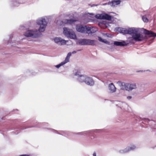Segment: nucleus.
<instances>
[{
    "label": "nucleus",
    "instance_id": "obj_28",
    "mask_svg": "<svg viewBox=\"0 0 156 156\" xmlns=\"http://www.w3.org/2000/svg\"><path fill=\"white\" fill-rule=\"evenodd\" d=\"M127 98L129 100L132 98V97L130 96H128L127 97Z\"/></svg>",
    "mask_w": 156,
    "mask_h": 156
},
{
    "label": "nucleus",
    "instance_id": "obj_21",
    "mask_svg": "<svg viewBox=\"0 0 156 156\" xmlns=\"http://www.w3.org/2000/svg\"><path fill=\"white\" fill-rule=\"evenodd\" d=\"M69 58L70 57L69 56H68L67 55L66 57L65 58V60L63 62L65 64L69 62Z\"/></svg>",
    "mask_w": 156,
    "mask_h": 156
},
{
    "label": "nucleus",
    "instance_id": "obj_19",
    "mask_svg": "<svg viewBox=\"0 0 156 156\" xmlns=\"http://www.w3.org/2000/svg\"><path fill=\"white\" fill-rule=\"evenodd\" d=\"M63 33L67 37L69 34L72 30L69 29L67 27L63 28Z\"/></svg>",
    "mask_w": 156,
    "mask_h": 156
},
{
    "label": "nucleus",
    "instance_id": "obj_36",
    "mask_svg": "<svg viewBox=\"0 0 156 156\" xmlns=\"http://www.w3.org/2000/svg\"><path fill=\"white\" fill-rule=\"evenodd\" d=\"M146 121L147 122H148L149 121V119H146Z\"/></svg>",
    "mask_w": 156,
    "mask_h": 156
},
{
    "label": "nucleus",
    "instance_id": "obj_18",
    "mask_svg": "<svg viewBox=\"0 0 156 156\" xmlns=\"http://www.w3.org/2000/svg\"><path fill=\"white\" fill-rule=\"evenodd\" d=\"M67 37L72 39H75L76 37L75 32L73 30L69 34Z\"/></svg>",
    "mask_w": 156,
    "mask_h": 156
},
{
    "label": "nucleus",
    "instance_id": "obj_22",
    "mask_svg": "<svg viewBox=\"0 0 156 156\" xmlns=\"http://www.w3.org/2000/svg\"><path fill=\"white\" fill-rule=\"evenodd\" d=\"M142 18L143 21L147 23L148 21V19L145 16H142Z\"/></svg>",
    "mask_w": 156,
    "mask_h": 156
},
{
    "label": "nucleus",
    "instance_id": "obj_7",
    "mask_svg": "<svg viewBox=\"0 0 156 156\" xmlns=\"http://www.w3.org/2000/svg\"><path fill=\"white\" fill-rule=\"evenodd\" d=\"M96 18L98 19H105L108 20H112V16L107 14H97L95 16Z\"/></svg>",
    "mask_w": 156,
    "mask_h": 156
},
{
    "label": "nucleus",
    "instance_id": "obj_5",
    "mask_svg": "<svg viewBox=\"0 0 156 156\" xmlns=\"http://www.w3.org/2000/svg\"><path fill=\"white\" fill-rule=\"evenodd\" d=\"M121 89L122 90H126L129 91L136 88V85L135 83H126L123 82L121 83Z\"/></svg>",
    "mask_w": 156,
    "mask_h": 156
},
{
    "label": "nucleus",
    "instance_id": "obj_35",
    "mask_svg": "<svg viewBox=\"0 0 156 156\" xmlns=\"http://www.w3.org/2000/svg\"><path fill=\"white\" fill-rule=\"evenodd\" d=\"M106 40L103 39L102 41V42L104 43L105 41Z\"/></svg>",
    "mask_w": 156,
    "mask_h": 156
},
{
    "label": "nucleus",
    "instance_id": "obj_12",
    "mask_svg": "<svg viewBox=\"0 0 156 156\" xmlns=\"http://www.w3.org/2000/svg\"><path fill=\"white\" fill-rule=\"evenodd\" d=\"M55 42L59 44L62 45L66 43V41L60 37H55L54 38Z\"/></svg>",
    "mask_w": 156,
    "mask_h": 156
},
{
    "label": "nucleus",
    "instance_id": "obj_13",
    "mask_svg": "<svg viewBox=\"0 0 156 156\" xmlns=\"http://www.w3.org/2000/svg\"><path fill=\"white\" fill-rule=\"evenodd\" d=\"M98 30V29L95 27H87V34H92L95 33Z\"/></svg>",
    "mask_w": 156,
    "mask_h": 156
},
{
    "label": "nucleus",
    "instance_id": "obj_33",
    "mask_svg": "<svg viewBox=\"0 0 156 156\" xmlns=\"http://www.w3.org/2000/svg\"><path fill=\"white\" fill-rule=\"evenodd\" d=\"M104 43H105L106 44H107V43H108V41L107 40H106Z\"/></svg>",
    "mask_w": 156,
    "mask_h": 156
},
{
    "label": "nucleus",
    "instance_id": "obj_16",
    "mask_svg": "<svg viewBox=\"0 0 156 156\" xmlns=\"http://www.w3.org/2000/svg\"><path fill=\"white\" fill-rule=\"evenodd\" d=\"M114 44L117 46H124L127 45L126 42L124 41H115L114 42Z\"/></svg>",
    "mask_w": 156,
    "mask_h": 156
},
{
    "label": "nucleus",
    "instance_id": "obj_20",
    "mask_svg": "<svg viewBox=\"0 0 156 156\" xmlns=\"http://www.w3.org/2000/svg\"><path fill=\"white\" fill-rule=\"evenodd\" d=\"M94 131L93 130H89L88 131H85L84 132H81L80 133H80L81 135H86V134L88 133H90Z\"/></svg>",
    "mask_w": 156,
    "mask_h": 156
},
{
    "label": "nucleus",
    "instance_id": "obj_29",
    "mask_svg": "<svg viewBox=\"0 0 156 156\" xmlns=\"http://www.w3.org/2000/svg\"><path fill=\"white\" fill-rule=\"evenodd\" d=\"M98 5H96V4H93L91 5V7H94V6H98Z\"/></svg>",
    "mask_w": 156,
    "mask_h": 156
},
{
    "label": "nucleus",
    "instance_id": "obj_31",
    "mask_svg": "<svg viewBox=\"0 0 156 156\" xmlns=\"http://www.w3.org/2000/svg\"><path fill=\"white\" fill-rule=\"evenodd\" d=\"M93 156H96V153L95 152L93 154Z\"/></svg>",
    "mask_w": 156,
    "mask_h": 156
},
{
    "label": "nucleus",
    "instance_id": "obj_6",
    "mask_svg": "<svg viewBox=\"0 0 156 156\" xmlns=\"http://www.w3.org/2000/svg\"><path fill=\"white\" fill-rule=\"evenodd\" d=\"M24 35L27 37H31L33 38L37 37L38 36V31L37 30H29L24 33Z\"/></svg>",
    "mask_w": 156,
    "mask_h": 156
},
{
    "label": "nucleus",
    "instance_id": "obj_1",
    "mask_svg": "<svg viewBox=\"0 0 156 156\" xmlns=\"http://www.w3.org/2000/svg\"><path fill=\"white\" fill-rule=\"evenodd\" d=\"M144 34L139 33L138 30L137 29L135 28L134 32V35L131 37L136 41H141L147 39V37L146 35H149V37H156V33H155L151 30H148L146 29H143Z\"/></svg>",
    "mask_w": 156,
    "mask_h": 156
},
{
    "label": "nucleus",
    "instance_id": "obj_25",
    "mask_svg": "<svg viewBox=\"0 0 156 156\" xmlns=\"http://www.w3.org/2000/svg\"><path fill=\"white\" fill-rule=\"evenodd\" d=\"M53 130L54 131V132H55V133H58L59 134H60V135H63L64 133V132H63V134H61V133H58V132L56 130H54V129H53Z\"/></svg>",
    "mask_w": 156,
    "mask_h": 156
},
{
    "label": "nucleus",
    "instance_id": "obj_17",
    "mask_svg": "<svg viewBox=\"0 0 156 156\" xmlns=\"http://www.w3.org/2000/svg\"><path fill=\"white\" fill-rule=\"evenodd\" d=\"M77 21L76 20L72 19L69 20L66 19L64 20V23L66 24H71Z\"/></svg>",
    "mask_w": 156,
    "mask_h": 156
},
{
    "label": "nucleus",
    "instance_id": "obj_8",
    "mask_svg": "<svg viewBox=\"0 0 156 156\" xmlns=\"http://www.w3.org/2000/svg\"><path fill=\"white\" fill-rule=\"evenodd\" d=\"M87 26L78 25L76 26L77 31L82 33H87Z\"/></svg>",
    "mask_w": 156,
    "mask_h": 156
},
{
    "label": "nucleus",
    "instance_id": "obj_32",
    "mask_svg": "<svg viewBox=\"0 0 156 156\" xmlns=\"http://www.w3.org/2000/svg\"><path fill=\"white\" fill-rule=\"evenodd\" d=\"M89 14L90 15H94V14L93 13H89Z\"/></svg>",
    "mask_w": 156,
    "mask_h": 156
},
{
    "label": "nucleus",
    "instance_id": "obj_27",
    "mask_svg": "<svg viewBox=\"0 0 156 156\" xmlns=\"http://www.w3.org/2000/svg\"><path fill=\"white\" fill-rule=\"evenodd\" d=\"M103 39H102L101 37H98V40L101 42L102 41Z\"/></svg>",
    "mask_w": 156,
    "mask_h": 156
},
{
    "label": "nucleus",
    "instance_id": "obj_10",
    "mask_svg": "<svg viewBox=\"0 0 156 156\" xmlns=\"http://www.w3.org/2000/svg\"><path fill=\"white\" fill-rule=\"evenodd\" d=\"M135 148L136 147L134 145H133L130 147H127L124 150H120L119 151V152L122 154L125 153L135 149Z\"/></svg>",
    "mask_w": 156,
    "mask_h": 156
},
{
    "label": "nucleus",
    "instance_id": "obj_34",
    "mask_svg": "<svg viewBox=\"0 0 156 156\" xmlns=\"http://www.w3.org/2000/svg\"><path fill=\"white\" fill-rule=\"evenodd\" d=\"M37 127V126H31V127H28V128H30V127Z\"/></svg>",
    "mask_w": 156,
    "mask_h": 156
},
{
    "label": "nucleus",
    "instance_id": "obj_15",
    "mask_svg": "<svg viewBox=\"0 0 156 156\" xmlns=\"http://www.w3.org/2000/svg\"><path fill=\"white\" fill-rule=\"evenodd\" d=\"M108 89L111 93L115 92L116 91V88L113 83H111L109 84L108 86Z\"/></svg>",
    "mask_w": 156,
    "mask_h": 156
},
{
    "label": "nucleus",
    "instance_id": "obj_30",
    "mask_svg": "<svg viewBox=\"0 0 156 156\" xmlns=\"http://www.w3.org/2000/svg\"><path fill=\"white\" fill-rule=\"evenodd\" d=\"M76 51H72V53H71L72 54H75V53H76Z\"/></svg>",
    "mask_w": 156,
    "mask_h": 156
},
{
    "label": "nucleus",
    "instance_id": "obj_37",
    "mask_svg": "<svg viewBox=\"0 0 156 156\" xmlns=\"http://www.w3.org/2000/svg\"><path fill=\"white\" fill-rule=\"evenodd\" d=\"M107 4H108V3H105V4H103V5H107Z\"/></svg>",
    "mask_w": 156,
    "mask_h": 156
},
{
    "label": "nucleus",
    "instance_id": "obj_14",
    "mask_svg": "<svg viewBox=\"0 0 156 156\" xmlns=\"http://www.w3.org/2000/svg\"><path fill=\"white\" fill-rule=\"evenodd\" d=\"M121 1L120 0H112L111 2H109L108 3V5L112 7H114L115 5H118L120 4Z\"/></svg>",
    "mask_w": 156,
    "mask_h": 156
},
{
    "label": "nucleus",
    "instance_id": "obj_26",
    "mask_svg": "<svg viewBox=\"0 0 156 156\" xmlns=\"http://www.w3.org/2000/svg\"><path fill=\"white\" fill-rule=\"evenodd\" d=\"M71 55H72V53L71 52H69L68 53V54L67 55L68 56H69V57H70L71 56Z\"/></svg>",
    "mask_w": 156,
    "mask_h": 156
},
{
    "label": "nucleus",
    "instance_id": "obj_9",
    "mask_svg": "<svg viewBox=\"0 0 156 156\" xmlns=\"http://www.w3.org/2000/svg\"><path fill=\"white\" fill-rule=\"evenodd\" d=\"M79 72H78L74 73V75L77 76V80L78 81L80 82H85L87 77V76L80 75Z\"/></svg>",
    "mask_w": 156,
    "mask_h": 156
},
{
    "label": "nucleus",
    "instance_id": "obj_2",
    "mask_svg": "<svg viewBox=\"0 0 156 156\" xmlns=\"http://www.w3.org/2000/svg\"><path fill=\"white\" fill-rule=\"evenodd\" d=\"M135 28H129L128 29L125 28H123L121 27H118L117 28V30L118 32L120 33H122L123 34H129L132 36L134 35V32Z\"/></svg>",
    "mask_w": 156,
    "mask_h": 156
},
{
    "label": "nucleus",
    "instance_id": "obj_4",
    "mask_svg": "<svg viewBox=\"0 0 156 156\" xmlns=\"http://www.w3.org/2000/svg\"><path fill=\"white\" fill-rule=\"evenodd\" d=\"M36 23L37 25H40V27L38 29L39 31L44 32L45 30L47 25V23L45 19L43 18L39 19L37 20Z\"/></svg>",
    "mask_w": 156,
    "mask_h": 156
},
{
    "label": "nucleus",
    "instance_id": "obj_11",
    "mask_svg": "<svg viewBox=\"0 0 156 156\" xmlns=\"http://www.w3.org/2000/svg\"><path fill=\"white\" fill-rule=\"evenodd\" d=\"M87 85L92 86L94 85V82L91 78L88 77L87 76L84 82Z\"/></svg>",
    "mask_w": 156,
    "mask_h": 156
},
{
    "label": "nucleus",
    "instance_id": "obj_24",
    "mask_svg": "<svg viewBox=\"0 0 156 156\" xmlns=\"http://www.w3.org/2000/svg\"><path fill=\"white\" fill-rule=\"evenodd\" d=\"M65 64L63 62H61L58 65H57L55 66L57 68H59L61 66L63 65H64Z\"/></svg>",
    "mask_w": 156,
    "mask_h": 156
},
{
    "label": "nucleus",
    "instance_id": "obj_23",
    "mask_svg": "<svg viewBox=\"0 0 156 156\" xmlns=\"http://www.w3.org/2000/svg\"><path fill=\"white\" fill-rule=\"evenodd\" d=\"M13 4L15 6H18L19 5V3L18 2H17V1L16 0H15L13 2Z\"/></svg>",
    "mask_w": 156,
    "mask_h": 156
},
{
    "label": "nucleus",
    "instance_id": "obj_3",
    "mask_svg": "<svg viewBox=\"0 0 156 156\" xmlns=\"http://www.w3.org/2000/svg\"><path fill=\"white\" fill-rule=\"evenodd\" d=\"M97 41L94 40L90 39H82L78 41L79 44L81 45H90L95 46Z\"/></svg>",
    "mask_w": 156,
    "mask_h": 156
}]
</instances>
